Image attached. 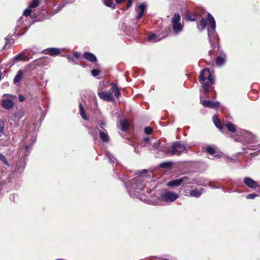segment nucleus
I'll use <instances>...</instances> for the list:
<instances>
[{"mask_svg":"<svg viewBox=\"0 0 260 260\" xmlns=\"http://www.w3.org/2000/svg\"><path fill=\"white\" fill-rule=\"evenodd\" d=\"M126 188L128 189L129 196L133 198H138L140 195L144 194V179L142 176H139L129 180L126 184Z\"/></svg>","mask_w":260,"mask_h":260,"instance_id":"1","label":"nucleus"},{"mask_svg":"<svg viewBox=\"0 0 260 260\" xmlns=\"http://www.w3.org/2000/svg\"><path fill=\"white\" fill-rule=\"evenodd\" d=\"M238 135L239 136V140L243 143L249 144L247 148L251 150H257L260 148V144L251 145L258 142L257 138L251 133L245 129L237 130Z\"/></svg>","mask_w":260,"mask_h":260,"instance_id":"2","label":"nucleus"},{"mask_svg":"<svg viewBox=\"0 0 260 260\" xmlns=\"http://www.w3.org/2000/svg\"><path fill=\"white\" fill-rule=\"evenodd\" d=\"M199 80L202 85L203 89L206 92L208 90L210 85L214 84V76L208 69H203L199 76Z\"/></svg>","mask_w":260,"mask_h":260,"instance_id":"3","label":"nucleus"},{"mask_svg":"<svg viewBox=\"0 0 260 260\" xmlns=\"http://www.w3.org/2000/svg\"><path fill=\"white\" fill-rule=\"evenodd\" d=\"M207 19L209 23V26L208 27V35L209 42L211 46L214 44L215 39L218 40L217 35L216 34L215 28V20L212 15L208 13L207 15Z\"/></svg>","mask_w":260,"mask_h":260,"instance_id":"4","label":"nucleus"},{"mask_svg":"<svg viewBox=\"0 0 260 260\" xmlns=\"http://www.w3.org/2000/svg\"><path fill=\"white\" fill-rule=\"evenodd\" d=\"M171 148V155H180L182 153H187L188 152L186 146L179 141L174 142Z\"/></svg>","mask_w":260,"mask_h":260,"instance_id":"5","label":"nucleus"},{"mask_svg":"<svg viewBox=\"0 0 260 260\" xmlns=\"http://www.w3.org/2000/svg\"><path fill=\"white\" fill-rule=\"evenodd\" d=\"M15 96L9 94H4L3 95L1 105L2 107L6 110H10L13 108L14 106V99Z\"/></svg>","mask_w":260,"mask_h":260,"instance_id":"6","label":"nucleus"},{"mask_svg":"<svg viewBox=\"0 0 260 260\" xmlns=\"http://www.w3.org/2000/svg\"><path fill=\"white\" fill-rule=\"evenodd\" d=\"M180 21V16L179 13L174 14L172 19L173 29L176 34L181 32L183 29V25L179 22Z\"/></svg>","mask_w":260,"mask_h":260,"instance_id":"7","label":"nucleus"},{"mask_svg":"<svg viewBox=\"0 0 260 260\" xmlns=\"http://www.w3.org/2000/svg\"><path fill=\"white\" fill-rule=\"evenodd\" d=\"M179 198L177 193L172 191H166L160 195L159 199L160 201L165 202H173Z\"/></svg>","mask_w":260,"mask_h":260,"instance_id":"8","label":"nucleus"},{"mask_svg":"<svg viewBox=\"0 0 260 260\" xmlns=\"http://www.w3.org/2000/svg\"><path fill=\"white\" fill-rule=\"evenodd\" d=\"M188 179L187 176H183L179 179L171 180L167 182V186L168 187H174L180 186L183 182Z\"/></svg>","mask_w":260,"mask_h":260,"instance_id":"9","label":"nucleus"},{"mask_svg":"<svg viewBox=\"0 0 260 260\" xmlns=\"http://www.w3.org/2000/svg\"><path fill=\"white\" fill-rule=\"evenodd\" d=\"M201 103L204 107L217 109L219 107L220 104L219 102L208 101V100H201Z\"/></svg>","mask_w":260,"mask_h":260,"instance_id":"10","label":"nucleus"},{"mask_svg":"<svg viewBox=\"0 0 260 260\" xmlns=\"http://www.w3.org/2000/svg\"><path fill=\"white\" fill-rule=\"evenodd\" d=\"M243 182L248 187L253 189H256L259 186L257 182L248 177L244 178Z\"/></svg>","mask_w":260,"mask_h":260,"instance_id":"11","label":"nucleus"},{"mask_svg":"<svg viewBox=\"0 0 260 260\" xmlns=\"http://www.w3.org/2000/svg\"><path fill=\"white\" fill-rule=\"evenodd\" d=\"M98 94L99 96L104 101L108 102H113L115 100V99L112 93L102 91L98 92Z\"/></svg>","mask_w":260,"mask_h":260,"instance_id":"12","label":"nucleus"},{"mask_svg":"<svg viewBox=\"0 0 260 260\" xmlns=\"http://www.w3.org/2000/svg\"><path fill=\"white\" fill-rule=\"evenodd\" d=\"M136 11L138 13L137 19H141L146 11V5L144 3L141 4L137 8H136Z\"/></svg>","mask_w":260,"mask_h":260,"instance_id":"13","label":"nucleus"},{"mask_svg":"<svg viewBox=\"0 0 260 260\" xmlns=\"http://www.w3.org/2000/svg\"><path fill=\"white\" fill-rule=\"evenodd\" d=\"M100 138L101 140L105 143H108L110 141V137L108 135L107 131L103 128V131H99Z\"/></svg>","mask_w":260,"mask_h":260,"instance_id":"14","label":"nucleus"},{"mask_svg":"<svg viewBox=\"0 0 260 260\" xmlns=\"http://www.w3.org/2000/svg\"><path fill=\"white\" fill-rule=\"evenodd\" d=\"M45 51H46L45 53L51 56H56L60 53V49L56 48H49L43 51V52Z\"/></svg>","mask_w":260,"mask_h":260,"instance_id":"15","label":"nucleus"},{"mask_svg":"<svg viewBox=\"0 0 260 260\" xmlns=\"http://www.w3.org/2000/svg\"><path fill=\"white\" fill-rule=\"evenodd\" d=\"M205 189L203 188L200 189H194L190 191V196L195 198H199L204 191Z\"/></svg>","mask_w":260,"mask_h":260,"instance_id":"16","label":"nucleus"},{"mask_svg":"<svg viewBox=\"0 0 260 260\" xmlns=\"http://www.w3.org/2000/svg\"><path fill=\"white\" fill-rule=\"evenodd\" d=\"M83 57L91 62H95L97 60L96 56L93 53L88 52H84Z\"/></svg>","mask_w":260,"mask_h":260,"instance_id":"17","label":"nucleus"},{"mask_svg":"<svg viewBox=\"0 0 260 260\" xmlns=\"http://www.w3.org/2000/svg\"><path fill=\"white\" fill-rule=\"evenodd\" d=\"M23 19H24V17L23 16H22L21 17H20L17 23V26L16 27H15V32H14V35L15 36H20V35H22V34H19V33L18 32H17V30L19 29V28H20V27H21V26L23 25V22L24 21L23 20Z\"/></svg>","mask_w":260,"mask_h":260,"instance_id":"18","label":"nucleus"},{"mask_svg":"<svg viewBox=\"0 0 260 260\" xmlns=\"http://www.w3.org/2000/svg\"><path fill=\"white\" fill-rule=\"evenodd\" d=\"M119 124L121 126L120 129L122 131H125L128 128L129 123L126 119H120Z\"/></svg>","mask_w":260,"mask_h":260,"instance_id":"19","label":"nucleus"},{"mask_svg":"<svg viewBox=\"0 0 260 260\" xmlns=\"http://www.w3.org/2000/svg\"><path fill=\"white\" fill-rule=\"evenodd\" d=\"M110 86L111 87V89L113 91V92L114 93L115 96L116 98H118L120 95V92L119 91V90L116 85V84L114 83H112L110 84Z\"/></svg>","mask_w":260,"mask_h":260,"instance_id":"20","label":"nucleus"},{"mask_svg":"<svg viewBox=\"0 0 260 260\" xmlns=\"http://www.w3.org/2000/svg\"><path fill=\"white\" fill-rule=\"evenodd\" d=\"M224 57L221 56H217L215 60V63L217 66L221 67L223 66L225 62V55H224Z\"/></svg>","mask_w":260,"mask_h":260,"instance_id":"21","label":"nucleus"},{"mask_svg":"<svg viewBox=\"0 0 260 260\" xmlns=\"http://www.w3.org/2000/svg\"><path fill=\"white\" fill-rule=\"evenodd\" d=\"M226 128L232 133H235L237 132L236 125L231 122H228L225 124Z\"/></svg>","mask_w":260,"mask_h":260,"instance_id":"22","label":"nucleus"},{"mask_svg":"<svg viewBox=\"0 0 260 260\" xmlns=\"http://www.w3.org/2000/svg\"><path fill=\"white\" fill-rule=\"evenodd\" d=\"M206 25L207 20L205 19L202 18L199 21L198 24V27L199 29H201V30H203L205 28Z\"/></svg>","mask_w":260,"mask_h":260,"instance_id":"23","label":"nucleus"},{"mask_svg":"<svg viewBox=\"0 0 260 260\" xmlns=\"http://www.w3.org/2000/svg\"><path fill=\"white\" fill-rule=\"evenodd\" d=\"M35 63L39 66H45L47 65L46 59L45 58H41L36 60Z\"/></svg>","mask_w":260,"mask_h":260,"instance_id":"24","label":"nucleus"},{"mask_svg":"<svg viewBox=\"0 0 260 260\" xmlns=\"http://www.w3.org/2000/svg\"><path fill=\"white\" fill-rule=\"evenodd\" d=\"M79 112L80 114L82 117V118L85 120H87L88 118L86 116L85 112L84 110V108L81 104V103L79 104Z\"/></svg>","mask_w":260,"mask_h":260,"instance_id":"25","label":"nucleus"},{"mask_svg":"<svg viewBox=\"0 0 260 260\" xmlns=\"http://www.w3.org/2000/svg\"><path fill=\"white\" fill-rule=\"evenodd\" d=\"M22 72L21 70H19L18 72L17 75L14 77V83L15 84L19 83L22 78Z\"/></svg>","mask_w":260,"mask_h":260,"instance_id":"26","label":"nucleus"},{"mask_svg":"<svg viewBox=\"0 0 260 260\" xmlns=\"http://www.w3.org/2000/svg\"><path fill=\"white\" fill-rule=\"evenodd\" d=\"M213 121L215 126L219 129H222V126L220 125L219 121L216 115L213 116Z\"/></svg>","mask_w":260,"mask_h":260,"instance_id":"27","label":"nucleus"},{"mask_svg":"<svg viewBox=\"0 0 260 260\" xmlns=\"http://www.w3.org/2000/svg\"><path fill=\"white\" fill-rule=\"evenodd\" d=\"M184 18L186 20L194 21L196 20V16L194 15L191 16L188 11L184 13Z\"/></svg>","mask_w":260,"mask_h":260,"instance_id":"28","label":"nucleus"},{"mask_svg":"<svg viewBox=\"0 0 260 260\" xmlns=\"http://www.w3.org/2000/svg\"><path fill=\"white\" fill-rule=\"evenodd\" d=\"M160 149L159 151L164 152L167 154L170 153L171 154V147H168L165 146H164V144H162Z\"/></svg>","mask_w":260,"mask_h":260,"instance_id":"29","label":"nucleus"},{"mask_svg":"<svg viewBox=\"0 0 260 260\" xmlns=\"http://www.w3.org/2000/svg\"><path fill=\"white\" fill-rule=\"evenodd\" d=\"M104 4L108 7L111 8L112 9L115 8V4H114L112 0H106L104 1Z\"/></svg>","mask_w":260,"mask_h":260,"instance_id":"30","label":"nucleus"},{"mask_svg":"<svg viewBox=\"0 0 260 260\" xmlns=\"http://www.w3.org/2000/svg\"><path fill=\"white\" fill-rule=\"evenodd\" d=\"M14 60L15 61L21 60H27L26 57L21 53L17 54L14 57Z\"/></svg>","mask_w":260,"mask_h":260,"instance_id":"31","label":"nucleus"},{"mask_svg":"<svg viewBox=\"0 0 260 260\" xmlns=\"http://www.w3.org/2000/svg\"><path fill=\"white\" fill-rule=\"evenodd\" d=\"M150 141V138L149 137L145 138L143 141L140 143L141 147L143 148L146 147L147 144L149 143Z\"/></svg>","mask_w":260,"mask_h":260,"instance_id":"32","label":"nucleus"},{"mask_svg":"<svg viewBox=\"0 0 260 260\" xmlns=\"http://www.w3.org/2000/svg\"><path fill=\"white\" fill-rule=\"evenodd\" d=\"M22 116L21 113L16 112L14 114V116L11 118V120L14 121L16 120V119L19 120L22 118Z\"/></svg>","mask_w":260,"mask_h":260,"instance_id":"33","label":"nucleus"},{"mask_svg":"<svg viewBox=\"0 0 260 260\" xmlns=\"http://www.w3.org/2000/svg\"><path fill=\"white\" fill-rule=\"evenodd\" d=\"M148 40L153 42H156L158 41L157 37L155 34H152L147 37Z\"/></svg>","mask_w":260,"mask_h":260,"instance_id":"34","label":"nucleus"},{"mask_svg":"<svg viewBox=\"0 0 260 260\" xmlns=\"http://www.w3.org/2000/svg\"><path fill=\"white\" fill-rule=\"evenodd\" d=\"M206 150L209 154H214L215 153V148L212 146H208L206 148Z\"/></svg>","mask_w":260,"mask_h":260,"instance_id":"35","label":"nucleus"},{"mask_svg":"<svg viewBox=\"0 0 260 260\" xmlns=\"http://www.w3.org/2000/svg\"><path fill=\"white\" fill-rule=\"evenodd\" d=\"M172 164H173L171 161H166L161 163L159 165V166L162 168H169L172 166Z\"/></svg>","mask_w":260,"mask_h":260,"instance_id":"36","label":"nucleus"},{"mask_svg":"<svg viewBox=\"0 0 260 260\" xmlns=\"http://www.w3.org/2000/svg\"><path fill=\"white\" fill-rule=\"evenodd\" d=\"M39 4V0H32L28 7L31 9L36 8Z\"/></svg>","mask_w":260,"mask_h":260,"instance_id":"37","label":"nucleus"},{"mask_svg":"<svg viewBox=\"0 0 260 260\" xmlns=\"http://www.w3.org/2000/svg\"><path fill=\"white\" fill-rule=\"evenodd\" d=\"M106 156L108 158L109 161L111 164L114 162L115 158L113 157L112 154L109 152H106Z\"/></svg>","mask_w":260,"mask_h":260,"instance_id":"38","label":"nucleus"},{"mask_svg":"<svg viewBox=\"0 0 260 260\" xmlns=\"http://www.w3.org/2000/svg\"><path fill=\"white\" fill-rule=\"evenodd\" d=\"M162 144H161L160 143H159V142H156V143H154L153 144V148L159 151H160V148H161V146H162Z\"/></svg>","mask_w":260,"mask_h":260,"instance_id":"39","label":"nucleus"},{"mask_svg":"<svg viewBox=\"0 0 260 260\" xmlns=\"http://www.w3.org/2000/svg\"><path fill=\"white\" fill-rule=\"evenodd\" d=\"M0 160H1L3 162H4V164H5L7 166L9 165L8 161L6 158V157L2 154L0 153Z\"/></svg>","mask_w":260,"mask_h":260,"instance_id":"40","label":"nucleus"},{"mask_svg":"<svg viewBox=\"0 0 260 260\" xmlns=\"http://www.w3.org/2000/svg\"><path fill=\"white\" fill-rule=\"evenodd\" d=\"M31 8H29V7L26 9L23 12V15L25 17L30 16L31 13Z\"/></svg>","mask_w":260,"mask_h":260,"instance_id":"41","label":"nucleus"},{"mask_svg":"<svg viewBox=\"0 0 260 260\" xmlns=\"http://www.w3.org/2000/svg\"><path fill=\"white\" fill-rule=\"evenodd\" d=\"M100 71L98 69H92L91 71V73L93 77H96L99 75Z\"/></svg>","mask_w":260,"mask_h":260,"instance_id":"42","label":"nucleus"},{"mask_svg":"<svg viewBox=\"0 0 260 260\" xmlns=\"http://www.w3.org/2000/svg\"><path fill=\"white\" fill-rule=\"evenodd\" d=\"M65 5L66 4L64 3H62L60 4L59 6L57 7V8L54 10L55 12L54 13V14L57 13L59 11H60L65 6Z\"/></svg>","mask_w":260,"mask_h":260,"instance_id":"43","label":"nucleus"},{"mask_svg":"<svg viewBox=\"0 0 260 260\" xmlns=\"http://www.w3.org/2000/svg\"><path fill=\"white\" fill-rule=\"evenodd\" d=\"M258 195L256 193H250L246 196V198L247 199H254L255 197H257Z\"/></svg>","mask_w":260,"mask_h":260,"instance_id":"44","label":"nucleus"},{"mask_svg":"<svg viewBox=\"0 0 260 260\" xmlns=\"http://www.w3.org/2000/svg\"><path fill=\"white\" fill-rule=\"evenodd\" d=\"M145 133L147 135H150L152 132V129L151 127H146L144 129Z\"/></svg>","mask_w":260,"mask_h":260,"instance_id":"45","label":"nucleus"},{"mask_svg":"<svg viewBox=\"0 0 260 260\" xmlns=\"http://www.w3.org/2000/svg\"><path fill=\"white\" fill-rule=\"evenodd\" d=\"M5 123L3 120H0V133L4 134Z\"/></svg>","mask_w":260,"mask_h":260,"instance_id":"46","label":"nucleus"},{"mask_svg":"<svg viewBox=\"0 0 260 260\" xmlns=\"http://www.w3.org/2000/svg\"><path fill=\"white\" fill-rule=\"evenodd\" d=\"M194 183V179H189L188 178V180H186L185 182H183V183L184 184L187 185L188 184H191Z\"/></svg>","mask_w":260,"mask_h":260,"instance_id":"47","label":"nucleus"},{"mask_svg":"<svg viewBox=\"0 0 260 260\" xmlns=\"http://www.w3.org/2000/svg\"><path fill=\"white\" fill-rule=\"evenodd\" d=\"M133 3V0H127V4L125 8V10H127L128 8H129Z\"/></svg>","mask_w":260,"mask_h":260,"instance_id":"48","label":"nucleus"},{"mask_svg":"<svg viewBox=\"0 0 260 260\" xmlns=\"http://www.w3.org/2000/svg\"><path fill=\"white\" fill-rule=\"evenodd\" d=\"M19 101L20 102H22L25 100L24 96L22 94H19L18 96Z\"/></svg>","mask_w":260,"mask_h":260,"instance_id":"49","label":"nucleus"},{"mask_svg":"<svg viewBox=\"0 0 260 260\" xmlns=\"http://www.w3.org/2000/svg\"><path fill=\"white\" fill-rule=\"evenodd\" d=\"M73 57L76 58H79L80 56V54L78 52H75L73 54Z\"/></svg>","mask_w":260,"mask_h":260,"instance_id":"50","label":"nucleus"},{"mask_svg":"<svg viewBox=\"0 0 260 260\" xmlns=\"http://www.w3.org/2000/svg\"><path fill=\"white\" fill-rule=\"evenodd\" d=\"M35 142V140H33V141L31 143L30 145H28L25 147V151H27L30 147L31 145H32V144Z\"/></svg>","mask_w":260,"mask_h":260,"instance_id":"51","label":"nucleus"},{"mask_svg":"<svg viewBox=\"0 0 260 260\" xmlns=\"http://www.w3.org/2000/svg\"><path fill=\"white\" fill-rule=\"evenodd\" d=\"M106 125V123L104 121H101L100 122L99 126L101 128H102L103 126Z\"/></svg>","mask_w":260,"mask_h":260,"instance_id":"52","label":"nucleus"},{"mask_svg":"<svg viewBox=\"0 0 260 260\" xmlns=\"http://www.w3.org/2000/svg\"><path fill=\"white\" fill-rule=\"evenodd\" d=\"M15 197V195L14 194H11L10 196V199L12 201H15L14 199Z\"/></svg>","mask_w":260,"mask_h":260,"instance_id":"53","label":"nucleus"},{"mask_svg":"<svg viewBox=\"0 0 260 260\" xmlns=\"http://www.w3.org/2000/svg\"><path fill=\"white\" fill-rule=\"evenodd\" d=\"M133 146L134 147V152L137 154H140V151L139 150H138V149H137V148L136 147H135L134 145H133Z\"/></svg>","mask_w":260,"mask_h":260,"instance_id":"54","label":"nucleus"},{"mask_svg":"<svg viewBox=\"0 0 260 260\" xmlns=\"http://www.w3.org/2000/svg\"><path fill=\"white\" fill-rule=\"evenodd\" d=\"M125 0H115L116 3L117 4H121L122 2L125 1Z\"/></svg>","mask_w":260,"mask_h":260,"instance_id":"55","label":"nucleus"},{"mask_svg":"<svg viewBox=\"0 0 260 260\" xmlns=\"http://www.w3.org/2000/svg\"><path fill=\"white\" fill-rule=\"evenodd\" d=\"M73 56H71V55H68L67 56V58H68V59L69 60H73Z\"/></svg>","mask_w":260,"mask_h":260,"instance_id":"56","label":"nucleus"},{"mask_svg":"<svg viewBox=\"0 0 260 260\" xmlns=\"http://www.w3.org/2000/svg\"><path fill=\"white\" fill-rule=\"evenodd\" d=\"M143 172H144V173H147V170L146 169H144L142 171V172H140V174H142Z\"/></svg>","mask_w":260,"mask_h":260,"instance_id":"57","label":"nucleus"},{"mask_svg":"<svg viewBox=\"0 0 260 260\" xmlns=\"http://www.w3.org/2000/svg\"><path fill=\"white\" fill-rule=\"evenodd\" d=\"M228 162H230V161L234 162V160L233 159L230 158V159H228Z\"/></svg>","mask_w":260,"mask_h":260,"instance_id":"58","label":"nucleus"},{"mask_svg":"<svg viewBox=\"0 0 260 260\" xmlns=\"http://www.w3.org/2000/svg\"><path fill=\"white\" fill-rule=\"evenodd\" d=\"M25 167V162H23L22 163V168H23Z\"/></svg>","mask_w":260,"mask_h":260,"instance_id":"59","label":"nucleus"},{"mask_svg":"<svg viewBox=\"0 0 260 260\" xmlns=\"http://www.w3.org/2000/svg\"><path fill=\"white\" fill-rule=\"evenodd\" d=\"M215 156L216 157H220L221 156V155H216Z\"/></svg>","mask_w":260,"mask_h":260,"instance_id":"60","label":"nucleus"},{"mask_svg":"<svg viewBox=\"0 0 260 260\" xmlns=\"http://www.w3.org/2000/svg\"><path fill=\"white\" fill-rule=\"evenodd\" d=\"M103 128H104L103 127L102 128H101V131H103Z\"/></svg>","mask_w":260,"mask_h":260,"instance_id":"61","label":"nucleus"},{"mask_svg":"<svg viewBox=\"0 0 260 260\" xmlns=\"http://www.w3.org/2000/svg\"><path fill=\"white\" fill-rule=\"evenodd\" d=\"M92 136L93 137H94V136H95L93 134H92Z\"/></svg>","mask_w":260,"mask_h":260,"instance_id":"62","label":"nucleus"}]
</instances>
